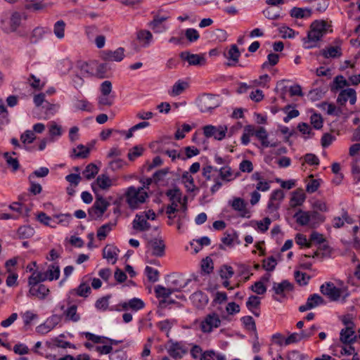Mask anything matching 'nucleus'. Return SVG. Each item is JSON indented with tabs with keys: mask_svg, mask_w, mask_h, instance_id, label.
<instances>
[{
	"mask_svg": "<svg viewBox=\"0 0 360 360\" xmlns=\"http://www.w3.org/2000/svg\"><path fill=\"white\" fill-rule=\"evenodd\" d=\"M326 22L324 20H315L310 26L307 37L304 39V43L308 44L307 48L316 46V43L321 39L326 33Z\"/></svg>",
	"mask_w": 360,
	"mask_h": 360,
	"instance_id": "nucleus-1",
	"label": "nucleus"
},
{
	"mask_svg": "<svg viewBox=\"0 0 360 360\" xmlns=\"http://www.w3.org/2000/svg\"><path fill=\"white\" fill-rule=\"evenodd\" d=\"M126 202L129 207L136 209L140 204L146 202L148 198V193L143 187L129 186L125 192Z\"/></svg>",
	"mask_w": 360,
	"mask_h": 360,
	"instance_id": "nucleus-2",
	"label": "nucleus"
},
{
	"mask_svg": "<svg viewBox=\"0 0 360 360\" xmlns=\"http://www.w3.org/2000/svg\"><path fill=\"white\" fill-rule=\"evenodd\" d=\"M221 321L218 314L215 312L207 314L200 323V330L205 334L211 333L214 329L221 326Z\"/></svg>",
	"mask_w": 360,
	"mask_h": 360,
	"instance_id": "nucleus-3",
	"label": "nucleus"
},
{
	"mask_svg": "<svg viewBox=\"0 0 360 360\" xmlns=\"http://www.w3.org/2000/svg\"><path fill=\"white\" fill-rule=\"evenodd\" d=\"M198 106L202 112L210 111L219 106L218 96L210 94H202L198 99Z\"/></svg>",
	"mask_w": 360,
	"mask_h": 360,
	"instance_id": "nucleus-4",
	"label": "nucleus"
},
{
	"mask_svg": "<svg viewBox=\"0 0 360 360\" xmlns=\"http://www.w3.org/2000/svg\"><path fill=\"white\" fill-rule=\"evenodd\" d=\"M144 307L145 304L142 300L134 297L128 301L110 307V311H120L131 309V311H137L142 309Z\"/></svg>",
	"mask_w": 360,
	"mask_h": 360,
	"instance_id": "nucleus-5",
	"label": "nucleus"
},
{
	"mask_svg": "<svg viewBox=\"0 0 360 360\" xmlns=\"http://www.w3.org/2000/svg\"><path fill=\"white\" fill-rule=\"evenodd\" d=\"M146 257L148 255L158 257H162L165 254V244L161 238H153L147 244Z\"/></svg>",
	"mask_w": 360,
	"mask_h": 360,
	"instance_id": "nucleus-6",
	"label": "nucleus"
},
{
	"mask_svg": "<svg viewBox=\"0 0 360 360\" xmlns=\"http://www.w3.org/2000/svg\"><path fill=\"white\" fill-rule=\"evenodd\" d=\"M342 322L345 325V328L340 332V340L345 344H351L356 338L354 330V323L349 318H344Z\"/></svg>",
	"mask_w": 360,
	"mask_h": 360,
	"instance_id": "nucleus-7",
	"label": "nucleus"
},
{
	"mask_svg": "<svg viewBox=\"0 0 360 360\" xmlns=\"http://www.w3.org/2000/svg\"><path fill=\"white\" fill-rule=\"evenodd\" d=\"M109 205L110 203L105 198L98 196L94 205L89 210V214L92 218L101 217L107 210Z\"/></svg>",
	"mask_w": 360,
	"mask_h": 360,
	"instance_id": "nucleus-8",
	"label": "nucleus"
},
{
	"mask_svg": "<svg viewBox=\"0 0 360 360\" xmlns=\"http://www.w3.org/2000/svg\"><path fill=\"white\" fill-rule=\"evenodd\" d=\"M202 129L207 138L214 137L216 140L221 141L225 138L228 129L225 125L215 127L210 124L205 126Z\"/></svg>",
	"mask_w": 360,
	"mask_h": 360,
	"instance_id": "nucleus-9",
	"label": "nucleus"
},
{
	"mask_svg": "<svg viewBox=\"0 0 360 360\" xmlns=\"http://www.w3.org/2000/svg\"><path fill=\"white\" fill-rule=\"evenodd\" d=\"M273 290L275 294L279 297H274V299L278 302H281V298H285L286 293H288L293 290V285L288 280H284L281 283H274Z\"/></svg>",
	"mask_w": 360,
	"mask_h": 360,
	"instance_id": "nucleus-10",
	"label": "nucleus"
},
{
	"mask_svg": "<svg viewBox=\"0 0 360 360\" xmlns=\"http://www.w3.org/2000/svg\"><path fill=\"white\" fill-rule=\"evenodd\" d=\"M321 292L328 296L331 300H338L341 296L342 290L335 287V285L331 282H326L321 285Z\"/></svg>",
	"mask_w": 360,
	"mask_h": 360,
	"instance_id": "nucleus-11",
	"label": "nucleus"
},
{
	"mask_svg": "<svg viewBox=\"0 0 360 360\" xmlns=\"http://www.w3.org/2000/svg\"><path fill=\"white\" fill-rule=\"evenodd\" d=\"M181 60L187 61L189 65H203L206 63L205 58L202 54H194L189 51H182L179 54Z\"/></svg>",
	"mask_w": 360,
	"mask_h": 360,
	"instance_id": "nucleus-12",
	"label": "nucleus"
},
{
	"mask_svg": "<svg viewBox=\"0 0 360 360\" xmlns=\"http://www.w3.org/2000/svg\"><path fill=\"white\" fill-rule=\"evenodd\" d=\"M173 292L171 288H165L160 285H158L155 288V293L158 298H162L160 301V307L164 308L166 307L167 304L174 303L173 300H167V298L170 296V295Z\"/></svg>",
	"mask_w": 360,
	"mask_h": 360,
	"instance_id": "nucleus-13",
	"label": "nucleus"
},
{
	"mask_svg": "<svg viewBox=\"0 0 360 360\" xmlns=\"http://www.w3.org/2000/svg\"><path fill=\"white\" fill-rule=\"evenodd\" d=\"M324 304L325 301L321 295L316 293L312 294L307 298L304 304L299 307V311L304 312Z\"/></svg>",
	"mask_w": 360,
	"mask_h": 360,
	"instance_id": "nucleus-14",
	"label": "nucleus"
},
{
	"mask_svg": "<svg viewBox=\"0 0 360 360\" xmlns=\"http://www.w3.org/2000/svg\"><path fill=\"white\" fill-rule=\"evenodd\" d=\"M348 100L351 105L355 104L356 94L354 89L348 88L342 90L338 96L337 103L340 105H345Z\"/></svg>",
	"mask_w": 360,
	"mask_h": 360,
	"instance_id": "nucleus-15",
	"label": "nucleus"
},
{
	"mask_svg": "<svg viewBox=\"0 0 360 360\" xmlns=\"http://www.w3.org/2000/svg\"><path fill=\"white\" fill-rule=\"evenodd\" d=\"M101 57L104 60L120 62L124 57V49L120 47L115 51H103Z\"/></svg>",
	"mask_w": 360,
	"mask_h": 360,
	"instance_id": "nucleus-16",
	"label": "nucleus"
},
{
	"mask_svg": "<svg viewBox=\"0 0 360 360\" xmlns=\"http://www.w3.org/2000/svg\"><path fill=\"white\" fill-rule=\"evenodd\" d=\"M224 56L229 60L226 65L230 67H234L238 63L240 52L236 44H231L229 49L224 53Z\"/></svg>",
	"mask_w": 360,
	"mask_h": 360,
	"instance_id": "nucleus-17",
	"label": "nucleus"
},
{
	"mask_svg": "<svg viewBox=\"0 0 360 360\" xmlns=\"http://www.w3.org/2000/svg\"><path fill=\"white\" fill-rule=\"evenodd\" d=\"M188 352V347L182 342L172 343L168 349V353L174 359H181Z\"/></svg>",
	"mask_w": 360,
	"mask_h": 360,
	"instance_id": "nucleus-18",
	"label": "nucleus"
},
{
	"mask_svg": "<svg viewBox=\"0 0 360 360\" xmlns=\"http://www.w3.org/2000/svg\"><path fill=\"white\" fill-rule=\"evenodd\" d=\"M232 208L238 212L239 216L243 218H250V212L246 207V202L240 198H235L231 202Z\"/></svg>",
	"mask_w": 360,
	"mask_h": 360,
	"instance_id": "nucleus-19",
	"label": "nucleus"
},
{
	"mask_svg": "<svg viewBox=\"0 0 360 360\" xmlns=\"http://www.w3.org/2000/svg\"><path fill=\"white\" fill-rule=\"evenodd\" d=\"M311 336V333H305L304 330H302L300 333H291L288 338H286L283 342L278 341V344L282 345H289L290 344L297 343L303 339H308Z\"/></svg>",
	"mask_w": 360,
	"mask_h": 360,
	"instance_id": "nucleus-20",
	"label": "nucleus"
},
{
	"mask_svg": "<svg viewBox=\"0 0 360 360\" xmlns=\"http://www.w3.org/2000/svg\"><path fill=\"white\" fill-rule=\"evenodd\" d=\"M254 135L257 137L258 140L261 142L262 147L269 148V147H276L278 143L277 142L271 143L268 140V134L265 128L263 127H259L258 129H254Z\"/></svg>",
	"mask_w": 360,
	"mask_h": 360,
	"instance_id": "nucleus-21",
	"label": "nucleus"
},
{
	"mask_svg": "<svg viewBox=\"0 0 360 360\" xmlns=\"http://www.w3.org/2000/svg\"><path fill=\"white\" fill-rule=\"evenodd\" d=\"M60 310L63 311V315L65 316V320L72 322H78L80 320V316L77 313V307L75 304H72L65 309V305L60 306Z\"/></svg>",
	"mask_w": 360,
	"mask_h": 360,
	"instance_id": "nucleus-22",
	"label": "nucleus"
},
{
	"mask_svg": "<svg viewBox=\"0 0 360 360\" xmlns=\"http://www.w3.org/2000/svg\"><path fill=\"white\" fill-rule=\"evenodd\" d=\"M119 252L120 250L117 247L112 245H107L103 249V257L106 259L108 262H111L114 264L117 260Z\"/></svg>",
	"mask_w": 360,
	"mask_h": 360,
	"instance_id": "nucleus-23",
	"label": "nucleus"
},
{
	"mask_svg": "<svg viewBox=\"0 0 360 360\" xmlns=\"http://www.w3.org/2000/svg\"><path fill=\"white\" fill-rule=\"evenodd\" d=\"M30 288L29 293L32 296L37 297L41 300L45 299V297L49 294V289L44 284H36V285H30Z\"/></svg>",
	"mask_w": 360,
	"mask_h": 360,
	"instance_id": "nucleus-24",
	"label": "nucleus"
},
{
	"mask_svg": "<svg viewBox=\"0 0 360 360\" xmlns=\"http://www.w3.org/2000/svg\"><path fill=\"white\" fill-rule=\"evenodd\" d=\"M261 298L256 295H251L246 302V307L255 316H259V307Z\"/></svg>",
	"mask_w": 360,
	"mask_h": 360,
	"instance_id": "nucleus-25",
	"label": "nucleus"
},
{
	"mask_svg": "<svg viewBox=\"0 0 360 360\" xmlns=\"http://www.w3.org/2000/svg\"><path fill=\"white\" fill-rule=\"evenodd\" d=\"M132 224L133 229L139 231H148L150 228V225L147 221L146 217L139 214L136 215L135 219L133 220Z\"/></svg>",
	"mask_w": 360,
	"mask_h": 360,
	"instance_id": "nucleus-26",
	"label": "nucleus"
},
{
	"mask_svg": "<svg viewBox=\"0 0 360 360\" xmlns=\"http://www.w3.org/2000/svg\"><path fill=\"white\" fill-rule=\"evenodd\" d=\"M191 300L198 308L205 306L209 300L207 295L202 291H197L193 293L191 296Z\"/></svg>",
	"mask_w": 360,
	"mask_h": 360,
	"instance_id": "nucleus-27",
	"label": "nucleus"
},
{
	"mask_svg": "<svg viewBox=\"0 0 360 360\" xmlns=\"http://www.w3.org/2000/svg\"><path fill=\"white\" fill-rule=\"evenodd\" d=\"M290 15L292 18L297 19L308 18L311 16L312 12L310 8H298L294 7L290 10Z\"/></svg>",
	"mask_w": 360,
	"mask_h": 360,
	"instance_id": "nucleus-28",
	"label": "nucleus"
},
{
	"mask_svg": "<svg viewBox=\"0 0 360 360\" xmlns=\"http://www.w3.org/2000/svg\"><path fill=\"white\" fill-rule=\"evenodd\" d=\"M296 222L301 226H307L310 224V211H303L299 210L294 214Z\"/></svg>",
	"mask_w": 360,
	"mask_h": 360,
	"instance_id": "nucleus-29",
	"label": "nucleus"
},
{
	"mask_svg": "<svg viewBox=\"0 0 360 360\" xmlns=\"http://www.w3.org/2000/svg\"><path fill=\"white\" fill-rule=\"evenodd\" d=\"M306 199V195L302 189H297L292 193L290 199V206L292 207L302 205Z\"/></svg>",
	"mask_w": 360,
	"mask_h": 360,
	"instance_id": "nucleus-30",
	"label": "nucleus"
},
{
	"mask_svg": "<svg viewBox=\"0 0 360 360\" xmlns=\"http://www.w3.org/2000/svg\"><path fill=\"white\" fill-rule=\"evenodd\" d=\"M115 223H107L100 226L97 230L96 236L99 240H103L105 239L108 233L115 226Z\"/></svg>",
	"mask_w": 360,
	"mask_h": 360,
	"instance_id": "nucleus-31",
	"label": "nucleus"
},
{
	"mask_svg": "<svg viewBox=\"0 0 360 360\" xmlns=\"http://www.w3.org/2000/svg\"><path fill=\"white\" fill-rule=\"evenodd\" d=\"M46 280H48V278L46 277V272L34 271L28 278V284L29 285H36V284Z\"/></svg>",
	"mask_w": 360,
	"mask_h": 360,
	"instance_id": "nucleus-32",
	"label": "nucleus"
},
{
	"mask_svg": "<svg viewBox=\"0 0 360 360\" xmlns=\"http://www.w3.org/2000/svg\"><path fill=\"white\" fill-rule=\"evenodd\" d=\"M345 222L347 224H352L353 219L349 216L347 212H345L342 217H335L333 219V226L335 229H340L345 224Z\"/></svg>",
	"mask_w": 360,
	"mask_h": 360,
	"instance_id": "nucleus-33",
	"label": "nucleus"
},
{
	"mask_svg": "<svg viewBox=\"0 0 360 360\" xmlns=\"http://www.w3.org/2000/svg\"><path fill=\"white\" fill-rule=\"evenodd\" d=\"M176 323V321L172 319H165L157 323V327L160 331L166 333L167 336H169V333L172 328Z\"/></svg>",
	"mask_w": 360,
	"mask_h": 360,
	"instance_id": "nucleus-34",
	"label": "nucleus"
},
{
	"mask_svg": "<svg viewBox=\"0 0 360 360\" xmlns=\"http://www.w3.org/2000/svg\"><path fill=\"white\" fill-rule=\"evenodd\" d=\"M137 39L143 43L144 46H148L153 40V35L150 31L141 30L137 32Z\"/></svg>",
	"mask_w": 360,
	"mask_h": 360,
	"instance_id": "nucleus-35",
	"label": "nucleus"
},
{
	"mask_svg": "<svg viewBox=\"0 0 360 360\" xmlns=\"http://www.w3.org/2000/svg\"><path fill=\"white\" fill-rule=\"evenodd\" d=\"M60 267L56 264H53L49 266L47 271H46V277L48 280L51 281L53 280H57L60 277Z\"/></svg>",
	"mask_w": 360,
	"mask_h": 360,
	"instance_id": "nucleus-36",
	"label": "nucleus"
},
{
	"mask_svg": "<svg viewBox=\"0 0 360 360\" xmlns=\"http://www.w3.org/2000/svg\"><path fill=\"white\" fill-rule=\"evenodd\" d=\"M22 21V15L18 12L13 13L9 20V32H15L20 25Z\"/></svg>",
	"mask_w": 360,
	"mask_h": 360,
	"instance_id": "nucleus-37",
	"label": "nucleus"
},
{
	"mask_svg": "<svg viewBox=\"0 0 360 360\" xmlns=\"http://www.w3.org/2000/svg\"><path fill=\"white\" fill-rule=\"evenodd\" d=\"M181 180L188 191L192 192L195 190L196 186L194 184V179L188 172H184Z\"/></svg>",
	"mask_w": 360,
	"mask_h": 360,
	"instance_id": "nucleus-38",
	"label": "nucleus"
},
{
	"mask_svg": "<svg viewBox=\"0 0 360 360\" xmlns=\"http://www.w3.org/2000/svg\"><path fill=\"white\" fill-rule=\"evenodd\" d=\"M98 167L96 165L90 163L83 171L82 175L86 179L91 180L98 174Z\"/></svg>",
	"mask_w": 360,
	"mask_h": 360,
	"instance_id": "nucleus-39",
	"label": "nucleus"
},
{
	"mask_svg": "<svg viewBox=\"0 0 360 360\" xmlns=\"http://www.w3.org/2000/svg\"><path fill=\"white\" fill-rule=\"evenodd\" d=\"M324 58H338L342 55L341 48L339 46H330L322 51Z\"/></svg>",
	"mask_w": 360,
	"mask_h": 360,
	"instance_id": "nucleus-40",
	"label": "nucleus"
},
{
	"mask_svg": "<svg viewBox=\"0 0 360 360\" xmlns=\"http://www.w3.org/2000/svg\"><path fill=\"white\" fill-rule=\"evenodd\" d=\"M18 236L20 239L30 238L34 234V230L30 226H22L17 231Z\"/></svg>",
	"mask_w": 360,
	"mask_h": 360,
	"instance_id": "nucleus-41",
	"label": "nucleus"
},
{
	"mask_svg": "<svg viewBox=\"0 0 360 360\" xmlns=\"http://www.w3.org/2000/svg\"><path fill=\"white\" fill-rule=\"evenodd\" d=\"M326 217L317 211H310V225L316 227L324 222Z\"/></svg>",
	"mask_w": 360,
	"mask_h": 360,
	"instance_id": "nucleus-42",
	"label": "nucleus"
},
{
	"mask_svg": "<svg viewBox=\"0 0 360 360\" xmlns=\"http://www.w3.org/2000/svg\"><path fill=\"white\" fill-rule=\"evenodd\" d=\"M97 186L103 189H108L112 186V181L108 176L105 174L99 175L96 181Z\"/></svg>",
	"mask_w": 360,
	"mask_h": 360,
	"instance_id": "nucleus-43",
	"label": "nucleus"
},
{
	"mask_svg": "<svg viewBox=\"0 0 360 360\" xmlns=\"http://www.w3.org/2000/svg\"><path fill=\"white\" fill-rule=\"evenodd\" d=\"M111 298V295H107L99 299H98L95 303V307L98 310L106 311L110 310L109 307V300Z\"/></svg>",
	"mask_w": 360,
	"mask_h": 360,
	"instance_id": "nucleus-44",
	"label": "nucleus"
},
{
	"mask_svg": "<svg viewBox=\"0 0 360 360\" xmlns=\"http://www.w3.org/2000/svg\"><path fill=\"white\" fill-rule=\"evenodd\" d=\"M91 292L90 286L85 283H82L77 288L73 289L71 293H75L79 297H86Z\"/></svg>",
	"mask_w": 360,
	"mask_h": 360,
	"instance_id": "nucleus-45",
	"label": "nucleus"
},
{
	"mask_svg": "<svg viewBox=\"0 0 360 360\" xmlns=\"http://www.w3.org/2000/svg\"><path fill=\"white\" fill-rule=\"evenodd\" d=\"M72 153L75 158H86L89 155L90 149L82 144H79L77 148H73Z\"/></svg>",
	"mask_w": 360,
	"mask_h": 360,
	"instance_id": "nucleus-46",
	"label": "nucleus"
},
{
	"mask_svg": "<svg viewBox=\"0 0 360 360\" xmlns=\"http://www.w3.org/2000/svg\"><path fill=\"white\" fill-rule=\"evenodd\" d=\"M72 216L70 214H60L53 215V220L55 224H62L63 226H68Z\"/></svg>",
	"mask_w": 360,
	"mask_h": 360,
	"instance_id": "nucleus-47",
	"label": "nucleus"
},
{
	"mask_svg": "<svg viewBox=\"0 0 360 360\" xmlns=\"http://www.w3.org/2000/svg\"><path fill=\"white\" fill-rule=\"evenodd\" d=\"M221 179L225 181H230L233 179V172L229 166H224L218 169Z\"/></svg>",
	"mask_w": 360,
	"mask_h": 360,
	"instance_id": "nucleus-48",
	"label": "nucleus"
},
{
	"mask_svg": "<svg viewBox=\"0 0 360 360\" xmlns=\"http://www.w3.org/2000/svg\"><path fill=\"white\" fill-rule=\"evenodd\" d=\"M8 208L14 212L12 214L17 216L18 219L22 215L23 210L26 208V206L18 202H13L9 205Z\"/></svg>",
	"mask_w": 360,
	"mask_h": 360,
	"instance_id": "nucleus-49",
	"label": "nucleus"
},
{
	"mask_svg": "<svg viewBox=\"0 0 360 360\" xmlns=\"http://www.w3.org/2000/svg\"><path fill=\"white\" fill-rule=\"evenodd\" d=\"M311 179L307 183L306 191L307 193H312L318 190L321 184V179H313V176L310 175Z\"/></svg>",
	"mask_w": 360,
	"mask_h": 360,
	"instance_id": "nucleus-50",
	"label": "nucleus"
},
{
	"mask_svg": "<svg viewBox=\"0 0 360 360\" xmlns=\"http://www.w3.org/2000/svg\"><path fill=\"white\" fill-rule=\"evenodd\" d=\"M65 23L63 20H58L54 24L53 32L58 39H63L65 36Z\"/></svg>",
	"mask_w": 360,
	"mask_h": 360,
	"instance_id": "nucleus-51",
	"label": "nucleus"
},
{
	"mask_svg": "<svg viewBox=\"0 0 360 360\" xmlns=\"http://www.w3.org/2000/svg\"><path fill=\"white\" fill-rule=\"evenodd\" d=\"M76 110L91 112L93 110L92 105L86 99L79 100L75 104Z\"/></svg>",
	"mask_w": 360,
	"mask_h": 360,
	"instance_id": "nucleus-52",
	"label": "nucleus"
},
{
	"mask_svg": "<svg viewBox=\"0 0 360 360\" xmlns=\"http://www.w3.org/2000/svg\"><path fill=\"white\" fill-rule=\"evenodd\" d=\"M84 335L85 338L88 340L91 341L94 343H96V344H99V343H101V344H105L106 337L99 336V335L93 334V333H89V332H85V333H84Z\"/></svg>",
	"mask_w": 360,
	"mask_h": 360,
	"instance_id": "nucleus-53",
	"label": "nucleus"
},
{
	"mask_svg": "<svg viewBox=\"0 0 360 360\" xmlns=\"http://www.w3.org/2000/svg\"><path fill=\"white\" fill-rule=\"evenodd\" d=\"M295 279L300 285H306L310 277L306 274L300 271H295Z\"/></svg>",
	"mask_w": 360,
	"mask_h": 360,
	"instance_id": "nucleus-54",
	"label": "nucleus"
},
{
	"mask_svg": "<svg viewBox=\"0 0 360 360\" xmlns=\"http://www.w3.org/2000/svg\"><path fill=\"white\" fill-rule=\"evenodd\" d=\"M145 273L149 281L156 282L159 279V271L150 266H147L145 269Z\"/></svg>",
	"mask_w": 360,
	"mask_h": 360,
	"instance_id": "nucleus-55",
	"label": "nucleus"
},
{
	"mask_svg": "<svg viewBox=\"0 0 360 360\" xmlns=\"http://www.w3.org/2000/svg\"><path fill=\"white\" fill-rule=\"evenodd\" d=\"M254 135V127L251 125H248L245 127V131L241 136V143L247 146L250 143V136Z\"/></svg>",
	"mask_w": 360,
	"mask_h": 360,
	"instance_id": "nucleus-56",
	"label": "nucleus"
},
{
	"mask_svg": "<svg viewBox=\"0 0 360 360\" xmlns=\"http://www.w3.org/2000/svg\"><path fill=\"white\" fill-rule=\"evenodd\" d=\"M114 103V96H105L104 94H101L98 98V103L100 108L102 106H111Z\"/></svg>",
	"mask_w": 360,
	"mask_h": 360,
	"instance_id": "nucleus-57",
	"label": "nucleus"
},
{
	"mask_svg": "<svg viewBox=\"0 0 360 360\" xmlns=\"http://www.w3.org/2000/svg\"><path fill=\"white\" fill-rule=\"evenodd\" d=\"M284 192L281 189H277L274 191L270 196V200L268 205V207L270 208L273 205L274 201L281 202L284 198Z\"/></svg>",
	"mask_w": 360,
	"mask_h": 360,
	"instance_id": "nucleus-58",
	"label": "nucleus"
},
{
	"mask_svg": "<svg viewBox=\"0 0 360 360\" xmlns=\"http://www.w3.org/2000/svg\"><path fill=\"white\" fill-rule=\"evenodd\" d=\"M186 85L187 84L186 82H181L180 80H179L173 85L172 90L170 94L173 96L180 95L186 89Z\"/></svg>",
	"mask_w": 360,
	"mask_h": 360,
	"instance_id": "nucleus-59",
	"label": "nucleus"
},
{
	"mask_svg": "<svg viewBox=\"0 0 360 360\" xmlns=\"http://www.w3.org/2000/svg\"><path fill=\"white\" fill-rule=\"evenodd\" d=\"M240 320L247 330L252 331L256 330V324L252 316H245L242 317Z\"/></svg>",
	"mask_w": 360,
	"mask_h": 360,
	"instance_id": "nucleus-60",
	"label": "nucleus"
},
{
	"mask_svg": "<svg viewBox=\"0 0 360 360\" xmlns=\"http://www.w3.org/2000/svg\"><path fill=\"white\" fill-rule=\"evenodd\" d=\"M4 157L6 159L8 167H11L13 172H15L19 169L20 164L17 158H12L8 153H5L4 154Z\"/></svg>",
	"mask_w": 360,
	"mask_h": 360,
	"instance_id": "nucleus-61",
	"label": "nucleus"
},
{
	"mask_svg": "<svg viewBox=\"0 0 360 360\" xmlns=\"http://www.w3.org/2000/svg\"><path fill=\"white\" fill-rule=\"evenodd\" d=\"M185 36L190 42H195L200 38L199 32L193 28H188L185 30Z\"/></svg>",
	"mask_w": 360,
	"mask_h": 360,
	"instance_id": "nucleus-62",
	"label": "nucleus"
},
{
	"mask_svg": "<svg viewBox=\"0 0 360 360\" xmlns=\"http://www.w3.org/2000/svg\"><path fill=\"white\" fill-rule=\"evenodd\" d=\"M35 139L36 136L31 130H26L20 136V140L25 145L32 143Z\"/></svg>",
	"mask_w": 360,
	"mask_h": 360,
	"instance_id": "nucleus-63",
	"label": "nucleus"
},
{
	"mask_svg": "<svg viewBox=\"0 0 360 360\" xmlns=\"http://www.w3.org/2000/svg\"><path fill=\"white\" fill-rule=\"evenodd\" d=\"M45 33L44 29L42 27H36L33 30L30 36V42L37 43L39 39L43 37Z\"/></svg>",
	"mask_w": 360,
	"mask_h": 360,
	"instance_id": "nucleus-64",
	"label": "nucleus"
}]
</instances>
